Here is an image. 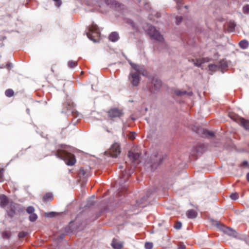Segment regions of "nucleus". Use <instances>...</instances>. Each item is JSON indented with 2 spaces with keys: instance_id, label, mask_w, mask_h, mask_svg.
Wrapping results in <instances>:
<instances>
[{
  "instance_id": "f257e3e1",
  "label": "nucleus",
  "mask_w": 249,
  "mask_h": 249,
  "mask_svg": "<svg viewBox=\"0 0 249 249\" xmlns=\"http://www.w3.org/2000/svg\"><path fill=\"white\" fill-rule=\"evenodd\" d=\"M128 157L132 162L131 168H133V169L132 171L130 170L128 172L126 170L124 171H122L121 177L120 178V182H125L128 179L134 168L136 167L140 162V154L138 152L130 150L128 152Z\"/></svg>"
},
{
  "instance_id": "f03ea898",
  "label": "nucleus",
  "mask_w": 249,
  "mask_h": 249,
  "mask_svg": "<svg viewBox=\"0 0 249 249\" xmlns=\"http://www.w3.org/2000/svg\"><path fill=\"white\" fill-rule=\"evenodd\" d=\"M55 155L57 158L64 160L68 165H73L76 162L74 155L65 150L58 149L55 152Z\"/></svg>"
},
{
  "instance_id": "7ed1b4c3",
  "label": "nucleus",
  "mask_w": 249,
  "mask_h": 249,
  "mask_svg": "<svg viewBox=\"0 0 249 249\" xmlns=\"http://www.w3.org/2000/svg\"><path fill=\"white\" fill-rule=\"evenodd\" d=\"M166 155L162 153H156L151 155L150 157L151 166L152 168L155 169L160 165L166 159Z\"/></svg>"
},
{
  "instance_id": "20e7f679",
  "label": "nucleus",
  "mask_w": 249,
  "mask_h": 249,
  "mask_svg": "<svg viewBox=\"0 0 249 249\" xmlns=\"http://www.w3.org/2000/svg\"><path fill=\"white\" fill-rule=\"evenodd\" d=\"M88 37L91 40L94 42H97L100 36V32L97 27L95 24H92L89 28V32L87 33Z\"/></svg>"
},
{
  "instance_id": "39448f33",
  "label": "nucleus",
  "mask_w": 249,
  "mask_h": 249,
  "mask_svg": "<svg viewBox=\"0 0 249 249\" xmlns=\"http://www.w3.org/2000/svg\"><path fill=\"white\" fill-rule=\"evenodd\" d=\"M162 85L161 81L158 78H153L151 83L147 85V89L152 94L159 92Z\"/></svg>"
},
{
  "instance_id": "423d86ee",
  "label": "nucleus",
  "mask_w": 249,
  "mask_h": 249,
  "mask_svg": "<svg viewBox=\"0 0 249 249\" xmlns=\"http://www.w3.org/2000/svg\"><path fill=\"white\" fill-rule=\"evenodd\" d=\"M146 31L147 34L153 39L159 42H162L163 41L164 38L162 36L154 26L152 25L149 26L148 28L146 29Z\"/></svg>"
},
{
  "instance_id": "0eeeda50",
  "label": "nucleus",
  "mask_w": 249,
  "mask_h": 249,
  "mask_svg": "<svg viewBox=\"0 0 249 249\" xmlns=\"http://www.w3.org/2000/svg\"><path fill=\"white\" fill-rule=\"evenodd\" d=\"M133 68L135 69V71H131L130 75L131 76V82L132 84L134 86L138 85L140 81V73L137 68V66H132Z\"/></svg>"
},
{
  "instance_id": "6e6552de",
  "label": "nucleus",
  "mask_w": 249,
  "mask_h": 249,
  "mask_svg": "<svg viewBox=\"0 0 249 249\" xmlns=\"http://www.w3.org/2000/svg\"><path fill=\"white\" fill-rule=\"evenodd\" d=\"M217 227L219 228L221 231H222L225 233L229 235V236L233 237H236L237 236V233L236 231L230 228V227L225 226L221 224L220 223H217Z\"/></svg>"
},
{
  "instance_id": "1a4fd4ad",
  "label": "nucleus",
  "mask_w": 249,
  "mask_h": 249,
  "mask_svg": "<svg viewBox=\"0 0 249 249\" xmlns=\"http://www.w3.org/2000/svg\"><path fill=\"white\" fill-rule=\"evenodd\" d=\"M107 152L110 156L113 158L117 157L121 152L120 145L118 143H114Z\"/></svg>"
},
{
  "instance_id": "9d476101",
  "label": "nucleus",
  "mask_w": 249,
  "mask_h": 249,
  "mask_svg": "<svg viewBox=\"0 0 249 249\" xmlns=\"http://www.w3.org/2000/svg\"><path fill=\"white\" fill-rule=\"evenodd\" d=\"M108 115L110 118H120L124 115L122 109L118 108H112L107 112Z\"/></svg>"
},
{
  "instance_id": "9b49d317",
  "label": "nucleus",
  "mask_w": 249,
  "mask_h": 249,
  "mask_svg": "<svg viewBox=\"0 0 249 249\" xmlns=\"http://www.w3.org/2000/svg\"><path fill=\"white\" fill-rule=\"evenodd\" d=\"M204 145L200 144L195 147L191 152V155L197 157L204 152Z\"/></svg>"
},
{
  "instance_id": "f8f14e48",
  "label": "nucleus",
  "mask_w": 249,
  "mask_h": 249,
  "mask_svg": "<svg viewBox=\"0 0 249 249\" xmlns=\"http://www.w3.org/2000/svg\"><path fill=\"white\" fill-rule=\"evenodd\" d=\"M99 4H102L104 2L107 5L110 7H116L119 4L116 1L114 0H96Z\"/></svg>"
},
{
  "instance_id": "ddd939ff",
  "label": "nucleus",
  "mask_w": 249,
  "mask_h": 249,
  "mask_svg": "<svg viewBox=\"0 0 249 249\" xmlns=\"http://www.w3.org/2000/svg\"><path fill=\"white\" fill-rule=\"evenodd\" d=\"M210 60V59L209 57H205L193 59L192 61L194 62V64L195 66L199 67L202 64L209 62Z\"/></svg>"
},
{
  "instance_id": "4468645a",
  "label": "nucleus",
  "mask_w": 249,
  "mask_h": 249,
  "mask_svg": "<svg viewBox=\"0 0 249 249\" xmlns=\"http://www.w3.org/2000/svg\"><path fill=\"white\" fill-rule=\"evenodd\" d=\"M174 93L178 97H183L185 95L192 96L193 92L192 91H187L185 90L176 89L174 90Z\"/></svg>"
},
{
  "instance_id": "2eb2a0df",
  "label": "nucleus",
  "mask_w": 249,
  "mask_h": 249,
  "mask_svg": "<svg viewBox=\"0 0 249 249\" xmlns=\"http://www.w3.org/2000/svg\"><path fill=\"white\" fill-rule=\"evenodd\" d=\"M237 123L243 126L245 129L249 130V120L243 118H237Z\"/></svg>"
},
{
  "instance_id": "dca6fc26",
  "label": "nucleus",
  "mask_w": 249,
  "mask_h": 249,
  "mask_svg": "<svg viewBox=\"0 0 249 249\" xmlns=\"http://www.w3.org/2000/svg\"><path fill=\"white\" fill-rule=\"evenodd\" d=\"M111 245L114 249H121L123 247V243L116 239H113Z\"/></svg>"
},
{
  "instance_id": "f3484780",
  "label": "nucleus",
  "mask_w": 249,
  "mask_h": 249,
  "mask_svg": "<svg viewBox=\"0 0 249 249\" xmlns=\"http://www.w3.org/2000/svg\"><path fill=\"white\" fill-rule=\"evenodd\" d=\"M8 203V199L6 196L1 195L0 196V205L1 207H5Z\"/></svg>"
},
{
  "instance_id": "a211bd4d",
  "label": "nucleus",
  "mask_w": 249,
  "mask_h": 249,
  "mask_svg": "<svg viewBox=\"0 0 249 249\" xmlns=\"http://www.w3.org/2000/svg\"><path fill=\"white\" fill-rule=\"evenodd\" d=\"M186 215L188 218L193 219L197 216V213L194 210L191 209L187 211Z\"/></svg>"
},
{
  "instance_id": "6ab92c4d",
  "label": "nucleus",
  "mask_w": 249,
  "mask_h": 249,
  "mask_svg": "<svg viewBox=\"0 0 249 249\" xmlns=\"http://www.w3.org/2000/svg\"><path fill=\"white\" fill-rule=\"evenodd\" d=\"M119 38V35L116 32L111 33L108 37L109 40L112 42H115V41H117L118 40Z\"/></svg>"
},
{
  "instance_id": "aec40b11",
  "label": "nucleus",
  "mask_w": 249,
  "mask_h": 249,
  "mask_svg": "<svg viewBox=\"0 0 249 249\" xmlns=\"http://www.w3.org/2000/svg\"><path fill=\"white\" fill-rule=\"evenodd\" d=\"M236 24L234 21H230L228 23V31L229 32H232L235 29Z\"/></svg>"
},
{
  "instance_id": "412c9836",
  "label": "nucleus",
  "mask_w": 249,
  "mask_h": 249,
  "mask_svg": "<svg viewBox=\"0 0 249 249\" xmlns=\"http://www.w3.org/2000/svg\"><path fill=\"white\" fill-rule=\"evenodd\" d=\"M53 199V196L52 193H47L43 197V201L47 202Z\"/></svg>"
},
{
  "instance_id": "4be33fe9",
  "label": "nucleus",
  "mask_w": 249,
  "mask_h": 249,
  "mask_svg": "<svg viewBox=\"0 0 249 249\" xmlns=\"http://www.w3.org/2000/svg\"><path fill=\"white\" fill-rule=\"evenodd\" d=\"M239 46L243 49H247L249 46V42L246 40H242L239 42Z\"/></svg>"
},
{
  "instance_id": "5701e85b",
  "label": "nucleus",
  "mask_w": 249,
  "mask_h": 249,
  "mask_svg": "<svg viewBox=\"0 0 249 249\" xmlns=\"http://www.w3.org/2000/svg\"><path fill=\"white\" fill-rule=\"evenodd\" d=\"M1 236L3 238L9 239L11 236V232L8 231H3L1 232Z\"/></svg>"
},
{
  "instance_id": "b1692460",
  "label": "nucleus",
  "mask_w": 249,
  "mask_h": 249,
  "mask_svg": "<svg viewBox=\"0 0 249 249\" xmlns=\"http://www.w3.org/2000/svg\"><path fill=\"white\" fill-rule=\"evenodd\" d=\"M5 95L8 97H11L14 95V91L11 89H7L5 91Z\"/></svg>"
},
{
  "instance_id": "393cba45",
  "label": "nucleus",
  "mask_w": 249,
  "mask_h": 249,
  "mask_svg": "<svg viewBox=\"0 0 249 249\" xmlns=\"http://www.w3.org/2000/svg\"><path fill=\"white\" fill-rule=\"evenodd\" d=\"M229 116L231 119H232L234 121L236 122L237 123V120H238L237 118H242L233 113H230L229 114Z\"/></svg>"
},
{
  "instance_id": "a878e982",
  "label": "nucleus",
  "mask_w": 249,
  "mask_h": 249,
  "mask_svg": "<svg viewBox=\"0 0 249 249\" xmlns=\"http://www.w3.org/2000/svg\"><path fill=\"white\" fill-rule=\"evenodd\" d=\"M203 135L204 136L207 137V136H211L213 137L214 136V134L210 132L206 129H203L202 130Z\"/></svg>"
},
{
  "instance_id": "bb28decb",
  "label": "nucleus",
  "mask_w": 249,
  "mask_h": 249,
  "mask_svg": "<svg viewBox=\"0 0 249 249\" xmlns=\"http://www.w3.org/2000/svg\"><path fill=\"white\" fill-rule=\"evenodd\" d=\"M38 216L36 213H35L32 214H30V215L29 217V220L31 222H35Z\"/></svg>"
},
{
  "instance_id": "cd10ccee",
  "label": "nucleus",
  "mask_w": 249,
  "mask_h": 249,
  "mask_svg": "<svg viewBox=\"0 0 249 249\" xmlns=\"http://www.w3.org/2000/svg\"><path fill=\"white\" fill-rule=\"evenodd\" d=\"M68 65L69 68H73L77 66V61H73L72 60L69 61L68 63Z\"/></svg>"
},
{
  "instance_id": "c85d7f7f",
  "label": "nucleus",
  "mask_w": 249,
  "mask_h": 249,
  "mask_svg": "<svg viewBox=\"0 0 249 249\" xmlns=\"http://www.w3.org/2000/svg\"><path fill=\"white\" fill-rule=\"evenodd\" d=\"M79 176L81 178L82 176H87L86 171L83 168H81L79 172Z\"/></svg>"
},
{
  "instance_id": "c756f323",
  "label": "nucleus",
  "mask_w": 249,
  "mask_h": 249,
  "mask_svg": "<svg viewBox=\"0 0 249 249\" xmlns=\"http://www.w3.org/2000/svg\"><path fill=\"white\" fill-rule=\"evenodd\" d=\"M35 208L33 206H29L26 209V212L29 214H32L35 212Z\"/></svg>"
},
{
  "instance_id": "7c9ffc66",
  "label": "nucleus",
  "mask_w": 249,
  "mask_h": 249,
  "mask_svg": "<svg viewBox=\"0 0 249 249\" xmlns=\"http://www.w3.org/2000/svg\"><path fill=\"white\" fill-rule=\"evenodd\" d=\"M15 207L14 206L11 207V209L9 210V211L8 212V215L12 217L15 214Z\"/></svg>"
},
{
  "instance_id": "2f4dec72",
  "label": "nucleus",
  "mask_w": 249,
  "mask_h": 249,
  "mask_svg": "<svg viewBox=\"0 0 249 249\" xmlns=\"http://www.w3.org/2000/svg\"><path fill=\"white\" fill-rule=\"evenodd\" d=\"M243 12L244 14H249V5L246 4L243 7Z\"/></svg>"
},
{
  "instance_id": "473e14b6",
  "label": "nucleus",
  "mask_w": 249,
  "mask_h": 249,
  "mask_svg": "<svg viewBox=\"0 0 249 249\" xmlns=\"http://www.w3.org/2000/svg\"><path fill=\"white\" fill-rule=\"evenodd\" d=\"M230 197L231 199L235 200L238 198L239 196L238 194L236 193H232Z\"/></svg>"
},
{
  "instance_id": "72a5a7b5",
  "label": "nucleus",
  "mask_w": 249,
  "mask_h": 249,
  "mask_svg": "<svg viewBox=\"0 0 249 249\" xmlns=\"http://www.w3.org/2000/svg\"><path fill=\"white\" fill-rule=\"evenodd\" d=\"M146 249H151L153 248V244L150 242H146L144 245Z\"/></svg>"
},
{
  "instance_id": "f704fd0d",
  "label": "nucleus",
  "mask_w": 249,
  "mask_h": 249,
  "mask_svg": "<svg viewBox=\"0 0 249 249\" xmlns=\"http://www.w3.org/2000/svg\"><path fill=\"white\" fill-rule=\"evenodd\" d=\"M181 223L180 222H177L175 224L174 228L176 229H180L181 227Z\"/></svg>"
},
{
  "instance_id": "c9c22d12",
  "label": "nucleus",
  "mask_w": 249,
  "mask_h": 249,
  "mask_svg": "<svg viewBox=\"0 0 249 249\" xmlns=\"http://www.w3.org/2000/svg\"><path fill=\"white\" fill-rule=\"evenodd\" d=\"M4 169L3 168H0V182L3 180Z\"/></svg>"
},
{
  "instance_id": "e433bc0d",
  "label": "nucleus",
  "mask_w": 249,
  "mask_h": 249,
  "mask_svg": "<svg viewBox=\"0 0 249 249\" xmlns=\"http://www.w3.org/2000/svg\"><path fill=\"white\" fill-rule=\"evenodd\" d=\"M182 20V17L181 16L177 17L176 18V23L179 24Z\"/></svg>"
},
{
  "instance_id": "4c0bfd02",
  "label": "nucleus",
  "mask_w": 249,
  "mask_h": 249,
  "mask_svg": "<svg viewBox=\"0 0 249 249\" xmlns=\"http://www.w3.org/2000/svg\"><path fill=\"white\" fill-rule=\"evenodd\" d=\"M55 2V5L57 7H59L61 4V0H53Z\"/></svg>"
},
{
  "instance_id": "58836bf2",
  "label": "nucleus",
  "mask_w": 249,
  "mask_h": 249,
  "mask_svg": "<svg viewBox=\"0 0 249 249\" xmlns=\"http://www.w3.org/2000/svg\"><path fill=\"white\" fill-rule=\"evenodd\" d=\"M27 235V233L26 232H20L19 233H18V237L19 238H23L24 237H25Z\"/></svg>"
},
{
  "instance_id": "ea45409f",
  "label": "nucleus",
  "mask_w": 249,
  "mask_h": 249,
  "mask_svg": "<svg viewBox=\"0 0 249 249\" xmlns=\"http://www.w3.org/2000/svg\"><path fill=\"white\" fill-rule=\"evenodd\" d=\"M216 68V66L214 64H210L209 65V70L211 71L214 70Z\"/></svg>"
},
{
  "instance_id": "a19ab883",
  "label": "nucleus",
  "mask_w": 249,
  "mask_h": 249,
  "mask_svg": "<svg viewBox=\"0 0 249 249\" xmlns=\"http://www.w3.org/2000/svg\"><path fill=\"white\" fill-rule=\"evenodd\" d=\"M129 138L130 140H131L132 141L134 140L135 138V133H130L129 135Z\"/></svg>"
},
{
  "instance_id": "79ce46f5",
  "label": "nucleus",
  "mask_w": 249,
  "mask_h": 249,
  "mask_svg": "<svg viewBox=\"0 0 249 249\" xmlns=\"http://www.w3.org/2000/svg\"><path fill=\"white\" fill-rule=\"evenodd\" d=\"M178 249H185V246L183 244L180 243L178 245Z\"/></svg>"
},
{
  "instance_id": "37998d69",
  "label": "nucleus",
  "mask_w": 249,
  "mask_h": 249,
  "mask_svg": "<svg viewBox=\"0 0 249 249\" xmlns=\"http://www.w3.org/2000/svg\"><path fill=\"white\" fill-rule=\"evenodd\" d=\"M64 106L65 107H66L67 108V110L68 109V107H71V106H72V104H71L70 102H69V103H65L64 104Z\"/></svg>"
},
{
  "instance_id": "c03bdc74",
  "label": "nucleus",
  "mask_w": 249,
  "mask_h": 249,
  "mask_svg": "<svg viewBox=\"0 0 249 249\" xmlns=\"http://www.w3.org/2000/svg\"><path fill=\"white\" fill-rule=\"evenodd\" d=\"M48 215V216H49V217H53V215H54V213H53V212L50 213H49V214H48V215Z\"/></svg>"
},
{
  "instance_id": "a18cd8bd",
  "label": "nucleus",
  "mask_w": 249,
  "mask_h": 249,
  "mask_svg": "<svg viewBox=\"0 0 249 249\" xmlns=\"http://www.w3.org/2000/svg\"><path fill=\"white\" fill-rule=\"evenodd\" d=\"M248 164V162L247 161H244L243 163H242V165L243 166H245L246 165H247Z\"/></svg>"
},
{
  "instance_id": "49530a36",
  "label": "nucleus",
  "mask_w": 249,
  "mask_h": 249,
  "mask_svg": "<svg viewBox=\"0 0 249 249\" xmlns=\"http://www.w3.org/2000/svg\"><path fill=\"white\" fill-rule=\"evenodd\" d=\"M247 179L249 182V173L247 175Z\"/></svg>"
},
{
  "instance_id": "de8ad7c7",
  "label": "nucleus",
  "mask_w": 249,
  "mask_h": 249,
  "mask_svg": "<svg viewBox=\"0 0 249 249\" xmlns=\"http://www.w3.org/2000/svg\"><path fill=\"white\" fill-rule=\"evenodd\" d=\"M125 163L126 164V168H127V169H128V168H129V167H128V164L127 162H125Z\"/></svg>"
},
{
  "instance_id": "09e8293b",
  "label": "nucleus",
  "mask_w": 249,
  "mask_h": 249,
  "mask_svg": "<svg viewBox=\"0 0 249 249\" xmlns=\"http://www.w3.org/2000/svg\"><path fill=\"white\" fill-rule=\"evenodd\" d=\"M51 71H52V72H54V70L52 67L51 68Z\"/></svg>"
},
{
  "instance_id": "8fccbe9b",
  "label": "nucleus",
  "mask_w": 249,
  "mask_h": 249,
  "mask_svg": "<svg viewBox=\"0 0 249 249\" xmlns=\"http://www.w3.org/2000/svg\"><path fill=\"white\" fill-rule=\"evenodd\" d=\"M65 111H66V110H64V111H62V112H65Z\"/></svg>"
}]
</instances>
